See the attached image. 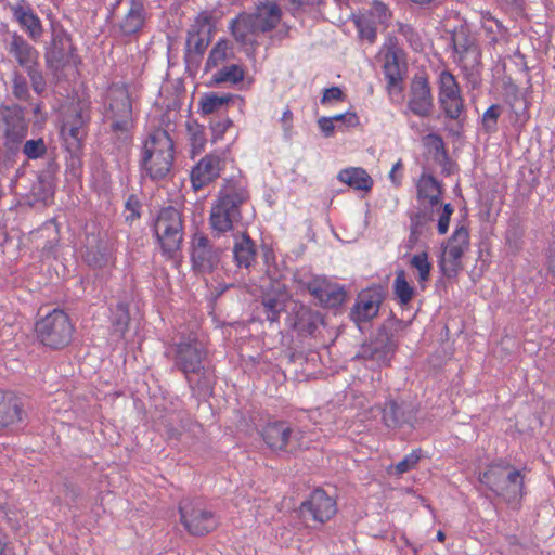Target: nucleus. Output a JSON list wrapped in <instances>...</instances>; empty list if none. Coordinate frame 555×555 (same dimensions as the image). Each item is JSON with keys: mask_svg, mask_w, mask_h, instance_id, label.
<instances>
[{"mask_svg": "<svg viewBox=\"0 0 555 555\" xmlns=\"http://www.w3.org/2000/svg\"><path fill=\"white\" fill-rule=\"evenodd\" d=\"M380 54L384 57V74L387 79L389 94L401 93V82L405 72L404 53L392 39L384 46Z\"/></svg>", "mask_w": 555, "mask_h": 555, "instance_id": "2eb2a0df", "label": "nucleus"}, {"mask_svg": "<svg viewBox=\"0 0 555 555\" xmlns=\"http://www.w3.org/2000/svg\"><path fill=\"white\" fill-rule=\"evenodd\" d=\"M421 460V450H413L411 453L405 455L400 462L396 465V472L398 475H402L411 469H413L418 461Z\"/></svg>", "mask_w": 555, "mask_h": 555, "instance_id": "c03bdc74", "label": "nucleus"}, {"mask_svg": "<svg viewBox=\"0 0 555 555\" xmlns=\"http://www.w3.org/2000/svg\"><path fill=\"white\" fill-rule=\"evenodd\" d=\"M420 404L412 400L387 399L382 409V422L390 429L409 427L414 429L417 423Z\"/></svg>", "mask_w": 555, "mask_h": 555, "instance_id": "ddd939ff", "label": "nucleus"}, {"mask_svg": "<svg viewBox=\"0 0 555 555\" xmlns=\"http://www.w3.org/2000/svg\"><path fill=\"white\" fill-rule=\"evenodd\" d=\"M478 480L508 504L519 502L524 495L525 475L503 460L489 464Z\"/></svg>", "mask_w": 555, "mask_h": 555, "instance_id": "f03ea898", "label": "nucleus"}, {"mask_svg": "<svg viewBox=\"0 0 555 555\" xmlns=\"http://www.w3.org/2000/svg\"><path fill=\"white\" fill-rule=\"evenodd\" d=\"M374 23L384 24L387 22L389 13L387 7L382 2H374L370 11Z\"/></svg>", "mask_w": 555, "mask_h": 555, "instance_id": "09e8293b", "label": "nucleus"}, {"mask_svg": "<svg viewBox=\"0 0 555 555\" xmlns=\"http://www.w3.org/2000/svg\"><path fill=\"white\" fill-rule=\"evenodd\" d=\"M230 52L231 48L228 41H218L209 53V56L206 61V68L210 69L212 67L220 65L228 59Z\"/></svg>", "mask_w": 555, "mask_h": 555, "instance_id": "a19ab883", "label": "nucleus"}, {"mask_svg": "<svg viewBox=\"0 0 555 555\" xmlns=\"http://www.w3.org/2000/svg\"><path fill=\"white\" fill-rule=\"evenodd\" d=\"M205 27L210 28L209 17L207 15H199L192 26V30L189 31L186 46L190 51L203 53L206 49L207 42L199 35L201 30Z\"/></svg>", "mask_w": 555, "mask_h": 555, "instance_id": "e433bc0d", "label": "nucleus"}, {"mask_svg": "<svg viewBox=\"0 0 555 555\" xmlns=\"http://www.w3.org/2000/svg\"><path fill=\"white\" fill-rule=\"evenodd\" d=\"M14 92L18 98L25 96L27 92L26 83L23 81H18L17 78L14 80Z\"/></svg>", "mask_w": 555, "mask_h": 555, "instance_id": "bf43d9fd", "label": "nucleus"}, {"mask_svg": "<svg viewBox=\"0 0 555 555\" xmlns=\"http://www.w3.org/2000/svg\"><path fill=\"white\" fill-rule=\"evenodd\" d=\"M437 540L443 542L446 540V533L442 530L437 532Z\"/></svg>", "mask_w": 555, "mask_h": 555, "instance_id": "774afa93", "label": "nucleus"}, {"mask_svg": "<svg viewBox=\"0 0 555 555\" xmlns=\"http://www.w3.org/2000/svg\"><path fill=\"white\" fill-rule=\"evenodd\" d=\"M469 247V234L465 227H459L442 250L440 267L447 278L457 274L461 258Z\"/></svg>", "mask_w": 555, "mask_h": 555, "instance_id": "f3484780", "label": "nucleus"}, {"mask_svg": "<svg viewBox=\"0 0 555 555\" xmlns=\"http://www.w3.org/2000/svg\"><path fill=\"white\" fill-rule=\"evenodd\" d=\"M180 522L189 534L194 537L206 535L219 526L216 514L203 507L201 501L183 498L179 502Z\"/></svg>", "mask_w": 555, "mask_h": 555, "instance_id": "423d86ee", "label": "nucleus"}, {"mask_svg": "<svg viewBox=\"0 0 555 555\" xmlns=\"http://www.w3.org/2000/svg\"><path fill=\"white\" fill-rule=\"evenodd\" d=\"M411 267L415 268L420 274V278H427L430 271V263L428 256L425 251L415 254L410 259Z\"/></svg>", "mask_w": 555, "mask_h": 555, "instance_id": "a18cd8bd", "label": "nucleus"}, {"mask_svg": "<svg viewBox=\"0 0 555 555\" xmlns=\"http://www.w3.org/2000/svg\"><path fill=\"white\" fill-rule=\"evenodd\" d=\"M500 116V107L496 105L490 106L482 116V122L488 131L494 129L498 118Z\"/></svg>", "mask_w": 555, "mask_h": 555, "instance_id": "8fccbe9b", "label": "nucleus"}, {"mask_svg": "<svg viewBox=\"0 0 555 555\" xmlns=\"http://www.w3.org/2000/svg\"><path fill=\"white\" fill-rule=\"evenodd\" d=\"M439 103L447 117L457 119L464 109L455 77L447 70L439 76Z\"/></svg>", "mask_w": 555, "mask_h": 555, "instance_id": "aec40b11", "label": "nucleus"}, {"mask_svg": "<svg viewBox=\"0 0 555 555\" xmlns=\"http://www.w3.org/2000/svg\"><path fill=\"white\" fill-rule=\"evenodd\" d=\"M417 199L424 207H435L440 204L442 186L439 181L429 173H422L416 183Z\"/></svg>", "mask_w": 555, "mask_h": 555, "instance_id": "c85d7f7f", "label": "nucleus"}, {"mask_svg": "<svg viewBox=\"0 0 555 555\" xmlns=\"http://www.w3.org/2000/svg\"><path fill=\"white\" fill-rule=\"evenodd\" d=\"M548 273L555 275V248L550 250L546 261Z\"/></svg>", "mask_w": 555, "mask_h": 555, "instance_id": "680f3d73", "label": "nucleus"}, {"mask_svg": "<svg viewBox=\"0 0 555 555\" xmlns=\"http://www.w3.org/2000/svg\"><path fill=\"white\" fill-rule=\"evenodd\" d=\"M25 411L18 397L0 391V428L23 423Z\"/></svg>", "mask_w": 555, "mask_h": 555, "instance_id": "bb28decb", "label": "nucleus"}, {"mask_svg": "<svg viewBox=\"0 0 555 555\" xmlns=\"http://www.w3.org/2000/svg\"><path fill=\"white\" fill-rule=\"evenodd\" d=\"M35 332L43 346L56 350L72 341L74 325L66 312L54 309L36 322Z\"/></svg>", "mask_w": 555, "mask_h": 555, "instance_id": "39448f33", "label": "nucleus"}, {"mask_svg": "<svg viewBox=\"0 0 555 555\" xmlns=\"http://www.w3.org/2000/svg\"><path fill=\"white\" fill-rule=\"evenodd\" d=\"M261 33L276 27L281 21V10L276 3L268 2L257 7L254 13H249Z\"/></svg>", "mask_w": 555, "mask_h": 555, "instance_id": "2f4dec72", "label": "nucleus"}, {"mask_svg": "<svg viewBox=\"0 0 555 555\" xmlns=\"http://www.w3.org/2000/svg\"><path fill=\"white\" fill-rule=\"evenodd\" d=\"M299 518L308 522L309 520L325 524L337 513L336 501L330 496L322 488L314 489L309 498L301 502L297 509Z\"/></svg>", "mask_w": 555, "mask_h": 555, "instance_id": "4468645a", "label": "nucleus"}, {"mask_svg": "<svg viewBox=\"0 0 555 555\" xmlns=\"http://www.w3.org/2000/svg\"><path fill=\"white\" fill-rule=\"evenodd\" d=\"M221 158L209 154L203 157L191 171V182L194 190L214 181L221 171Z\"/></svg>", "mask_w": 555, "mask_h": 555, "instance_id": "393cba45", "label": "nucleus"}, {"mask_svg": "<svg viewBox=\"0 0 555 555\" xmlns=\"http://www.w3.org/2000/svg\"><path fill=\"white\" fill-rule=\"evenodd\" d=\"M427 140L431 142L437 150L441 149L443 145L441 138L437 134H429Z\"/></svg>", "mask_w": 555, "mask_h": 555, "instance_id": "0e129e2a", "label": "nucleus"}, {"mask_svg": "<svg viewBox=\"0 0 555 555\" xmlns=\"http://www.w3.org/2000/svg\"><path fill=\"white\" fill-rule=\"evenodd\" d=\"M143 23V5L139 2H132L130 10L120 23V30L125 35H131L137 33Z\"/></svg>", "mask_w": 555, "mask_h": 555, "instance_id": "4c0bfd02", "label": "nucleus"}, {"mask_svg": "<svg viewBox=\"0 0 555 555\" xmlns=\"http://www.w3.org/2000/svg\"><path fill=\"white\" fill-rule=\"evenodd\" d=\"M207 349L196 337L182 338L173 345V365L183 373L188 383H191L192 373H198L206 366Z\"/></svg>", "mask_w": 555, "mask_h": 555, "instance_id": "0eeeda50", "label": "nucleus"}, {"mask_svg": "<svg viewBox=\"0 0 555 555\" xmlns=\"http://www.w3.org/2000/svg\"><path fill=\"white\" fill-rule=\"evenodd\" d=\"M256 250L251 240L246 235L242 234L240 241L234 246V259L238 267L249 268L255 261Z\"/></svg>", "mask_w": 555, "mask_h": 555, "instance_id": "c9c22d12", "label": "nucleus"}, {"mask_svg": "<svg viewBox=\"0 0 555 555\" xmlns=\"http://www.w3.org/2000/svg\"><path fill=\"white\" fill-rule=\"evenodd\" d=\"M453 214V207L451 204H438L435 207H431V212L428 216L426 212H420L412 219V234H421L423 229L426 227L429 220H433L434 217L438 216L437 229L440 234H446L449 230L450 218Z\"/></svg>", "mask_w": 555, "mask_h": 555, "instance_id": "b1692460", "label": "nucleus"}, {"mask_svg": "<svg viewBox=\"0 0 555 555\" xmlns=\"http://www.w3.org/2000/svg\"><path fill=\"white\" fill-rule=\"evenodd\" d=\"M393 294L401 306H406L416 295L415 287L408 280H395Z\"/></svg>", "mask_w": 555, "mask_h": 555, "instance_id": "ea45409f", "label": "nucleus"}, {"mask_svg": "<svg viewBox=\"0 0 555 555\" xmlns=\"http://www.w3.org/2000/svg\"><path fill=\"white\" fill-rule=\"evenodd\" d=\"M520 284H513L515 292H518L522 287H525V292L527 291V288L533 289V292H535V286L532 283L533 280H520Z\"/></svg>", "mask_w": 555, "mask_h": 555, "instance_id": "e2e57ef3", "label": "nucleus"}, {"mask_svg": "<svg viewBox=\"0 0 555 555\" xmlns=\"http://www.w3.org/2000/svg\"><path fill=\"white\" fill-rule=\"evenodd\" d=\"M216 82L237 83L244 79V70L238 65L224 66L214 76Z\"/></svg>", "mask_w": 555, "mask_h": 555, "instance_id": "79ce46f5", "label": "nucleus"}, {"mask_svg": "<svg viewBox=\"0 0 555 555\" xmlns=\"http://www.w3.org/2000/svg\"><path fill=\"white\" fill-rule=\"evenodd\" d=\"M8 51L18 65L28 72L33 69L38 59L37 51L16 34L12 35L8 43Z\"/></svg>", "mask_w": 555, "mask_h": 555, "instance_id": "c756f323", "label": "nucleus"}, {"mask_svg": "<svg viewBox=\"0 0 555 555\" xmlns=\"http://www.w3.org/2000/svg\"><path fill=\"white\" fill-rule=\"evenodd\" d=\"M455 61L466 70H473L481 63V51L475 34L465 27L457 28L452 36Z\"/></svg>", "mask_w": 555, "mask_h": 555, "instance_id": "dca6fc26", "label": "nucleus"}, {"mask_svg": "<svg viewBox=\"0 0 555 555\" xmlns=\"http://www.w3.org/2000/svg\"><path fill=\"white\" fill-rule=\"evenodd\" d=\"M334 122L335 121L333 120L332 117H321L318 120V125H319L320 129L323 131V133L325 134V137H330L333 134L334 129H335Z\"/></svg>", "mask_w": 555, "mask_h": 555, "instance_id": "603ef678", "label": "nucleus"}, {"mask_svg": "<svg viewBox=\"0 0 555 555\" xmlns=\"http://www.w3.org/2000/svg\"><path fill=\"white\" fill-rule=\"evenodd\" d=\"M345 98L344 92L338 87H331L324 90L321 103L328 104L335 101H343Z\"/></svg>", "mask_w": 555, "mask_h": 555, "instance_id": "3c124183", "label": "nucleus"}, {"mask_svg": "<svg viewBox=\"0 0 555 555\" xmlns=\"http://www.w3.org/2000/svg\"><path fill=\"white\" fill-rule=\"evenodd\" d=\"M117 297L118 301L116 306L109 308V321L113 334L117 337H124L131 320L129 304L134 298V285L130 284L129 287L119 293Z\"/></svg>", "mask_w": 555, "mask_h": 555, "instance_id": "412c9836", "label": "nucleus"}, {"mask_svg": "<svg viewBox=\"0 0 555 555\" xmlns=\"http://www.w3.org/2000/svg\"><path fill=\"white\" fill-rule=\"evenodd\" d=\"M165 428L166 435L169 439L178 440L180 438L181 431L178 428L173 427L171 424H167Z\"/></svg>", "mask_w": 555, "mask_h": 555, "instance_id": "052dcab7", "label": "nucleus"}, {"mask_svg": "<svg viewBox=\"0 0 555 555\" xmlns=\"http://www.w3.org/2000/svg\"><path fill=\"white\" fill-rule=\"evenodd\" d=\"M334 121H343L347 126H356L358 124V117L354 113L338 114L332 117Z\"/></svg>", "mask_w": 555, "mask_h": 555, "instance_id": "864d4df0", "label": "nucleus"}, {"mask_svg": "<svg viewBox=\"0 0 555 555\" xmlns=\"http://www.w3.org/2000/svg\"><path fill=\"white\" fill-rule=\"evenodd\" d=\"M192 262L199 274H210L218 263V253L209 244L207 236L195 233L192 238Z\"/></svg>", "mask_w": 555, "mask_h": 555, "instance_id": "4be33fe9", "label": "nucleus"}, {"mask_svg": "<svg viewBox=\"0 0 555 555\" xmlns=\"http://www.w3.org/2000/svg\"><path fill=\"white\" fill-rule=\"evenodd\" d=\"M404 322L390 314L377 328L376 334L361 344L356 356L358 359L371 360L379 365H389L393 358L398 343L395 335L402 330Z\"/></svg>", "mask_w": 555, "mask_h": 555, "instance_id": "20e7f679", "label": "nucleus"}, {"mask_svg": "<svg viewBox=\"0 0 555 555\" xmlns=\"http://www.w3.org/2000/svg\"><path fill=\"white\" fill-rule=\"evenodd\" d=\"M321 0H293V2H296L300 5H305V4H309V5H313V4H318Z\"/></svg>", "mask_w": 555, "mask_h": 555, "instance_id": "338daca9", "label": "nucleus"}, {"mask_svg": "<svg viewBox=\"0 0 555 555\" xmlns=\"http://www.w3.org/2000/svg\"><path fill=\"white\" fill-rule=\"evenodd\" d=\"M293 428L284 421L267 423L260 435L264 443L273 451H284L288 444Z\"/></svg>", "mask_w": 555, "mask_h": 555, "instance_id": "a878e982", "label": "nucleus"}, {"mask_svg": "<svg viewBox=\"0 0 555 555\" xmlns=\"http://www.w3.org/2000/svg\"><path fill=\"white\" fill-rule=\"evenodd\" d=\"M192 391L204 399L214 393L215 377L209 366H204L198 373H192L191 383H188Z\"/></svg>", "mask_w": 555, "mask_h": 555, "instance_id": "72a5a7b5", "label": "nucleus"}, {"mask_svg": "<svg viewBox=\"0 0 555 555\" xmlns=\"http://www.w3.org/2000/svg\"><path fill=\"white\" fill-rule=\"evenodd\" d=\"M23 152L29 158H38L42 156L46 152V145L42 139L38 140H28L25 142Z\"/></svg>", "mask_w": 555, "mask_h": 555, "instance_id": "49530a36", "label": "nucleus"}, {"mask_svg": "<svg viewBox=\"0 0 555 555\" xmlns=\"http://www.w3.org/2000/svg\"><path fill=\"white\" fill-rule=\"evenodd\" d=\"M155 233L165 254L173 256L182 243V220L180 212L173 207L160 210L155 221Z\"/></svg>", "mask_w": 555, "mask_h": 555, "instance_id": "9d476101", "label": "nucleus"}, {"mask_svg": "<svg viewBox=\"0 0 555 555\" xmlns=\"http://www.w3.org/2000/svg\"><path fill=\"white\" fill-rule=\"evenodd\" d=\"M307 291L313 297L314 305L327 309L341 307L347 298L345 286L331 283L330 280H310Z\"/></svg>", "mask_w": 555, "mask_h": 555, "instance_id": "6ab92c4d", "label": "nucleus"}, {"mask_svg": "<svg viewBox=\"0 0 555 555\" xmlns=\"http://www.w3.org/2000/svg\"><path fill=\"white\" fill-rule=\"evenodd\" d=\"M337 180L349 188L369 193L374 184L372 177L362 167H348L337 173Z\"/></svg>", "mask_w": 555, "mask_h": 555, "instance_id": "7c9ffc66", "label": "nucleus"}, {"mask_svg": "<svg viewBox=\"0 0 555 555\" xmlns=\"http://www.w3.org/2000/svg\"><path fill=\"white\" fill-rule=\"evenodd\" d=\"M402 169V162L398 160L391 168L389 172V179L390 181L396 185L399 186L401 184V176L398 173Z\"/></svg>", "mask_w": 555, "mask_h": 555, "instance_id": "6e6d98bb", "label": "nucleus"}, {"mask_svg": "<svg viewBox=\"0 0 555 555\" xmlns=\"http://www.w3.org/2000/svg\"><path fill=\"white\" fill-rule=\"evenodd\" d=\"M434 107L428 78L424 74L415 75L409 88L408 108L415 116L425 118L433 114Z\"/></svg>", "mask_w": 555, "mask_h": 555, "instance_id": "a211bd4d", "label": "nucleus"}, {"mask_svg": "<svg viewBox=\"0 0 555 555\" xmlns=\"http://www.w3.org/2000/svg\"><path fill=\"white\" fill-rule=\"evenodd\" d=\"M233 101L232 94L204 93L198 100L199 112L203 115L218 113Z\"/></svg>", "mask_w": 555, "mask_h": 555, "instance_id": "f704fd0d", "label": "nucleus"}, {"mask_svg": "<svg viewBox=\"0 0 555 555\" xmlns=\"http://www.w3.org/2000/svg\"><path fill=\"white\" fill-rule=\"evenodd\" d=\"M206 286L210 291V300L216 301L227 289L233 287L234 284H224L219 282L218 280H205Z\"/></svg>", "mask_w": 555, "mask_h": 555, "instance_id": "de8ad7c7", "label": "nucleus"}, {"mask_svg": "<svg viewBox=\"0 0 555 555\" xmlns=\"http://www.w3.org/2000/svg\"><path fill=\"white\" fill-rule=\"evenodd\" d=\"M233 127V121L225 117L210 122L211 141L217 142L224 139V134Z\"/></svg>", "mask_w": 555, "mask_h": 555, "instance_id": "37998d69", "label": "nucleus"}, {"mask_svg": "<svg viewBox=\"0 0 555 555\" xmlns=\"http://www.w3.org/2000/svg\"><path fill=\"white\" fill-rule=\"evenodd\" d=\"M387 297V286L378 283L360 291L350 309L349 318L363 332L362 324L374 320Z\"/></svg>", "mask_w": 555, "mask_h": 555, "instance_id": "6e6552de", "label": "nucleus"}, {"mask_svg": "<svg viewBox=\"0 0 555 555\" xmlns=\"http://www.w3.org/2000/svg\"><path fill=\"white\" fill-rule=\"evenodd\" d=\"M186 130L191 144V154L194 157L205 150L207 143L205 127L196 121H192L188 124Z\"/></svg>", "mask_w": 555, "mask_h": 555, "instance_id": "58836bf2", "label": "nucleus"}, {"mask_svg": "<svg viewBox=\"0 0 555 555\" xmlns=\"http://www.w3.org/2000/svg\"><path fill=\"white\" fill-rule=\"evenodd\" d=\"M105 117L115 132H128L132 126V104L129 92L124 86H113L107 93Z\"/></svg>", "mask_w": 555, "mask_h": 555, "instance_id": "9b49d317", "label": "nucleus"}, {"mask_svg": "<svg viewBox=\"0 0 555 555\" xmlns=\"http://www.w3.org/2000/svg\"><path fill=\"white\" fill-rule=\"evenodd\" d=\"M281 122L285 134L289 137L293 128V113L289 109L284 111Z\"/></svg>", "mask_w": 555, "mask_h": 555, "instance_id": "5fc2aeb1", "label": "nucleus"}, {"mask_svg": "<svg viewBox=\"0 0 555 555\" xmlns=\"http://www.w3.org/2000/svg\"><path fill=\"white\" fill-rule=\"evenodd\" d=\"M173 159V142L168 132L153 130L142 147V167L146 175L153 180L166 178L171 171Z\"/></svg>", "mask_w": 555, "mask_h": 555, "instance_id": "7ed1b4c3", "label": "nucleus"}, {"mask_svg": "<svg viewBox=\"0 0 555 555\" xmlns=\"http://www.w3.org/2000/svg\"><path fill=\"white\" fill-rule=\"evenodd\" d=\"M292 309L294 321L292 327L302 336L314 335L321 324H324V317L320 311L312 310L302 304L293 302Z\"/></svg>", "mask_w": 555, "mask_h": 555, "instance_id": "5701e85b", "label": "nucleus"}, {"mask_svg": "<svg viewBox=\"0 0 555 555\" xmlns=\"http://www.w3.org/2000/svg\"><path fill=\"white\" fill-rule=\"evenodd\" d=\"M88 118V105L85 102H72L65 107L61 135L69 152L76 153L80 150L82 139L86 135L85 127Z\"/></svg>", "mask_w": 555, "mask_h": 555, "instance_id": "1a4fd4ad", "label": "nucleus"}, {"mask_svg": "<svg viewBox=\"0 0 555 555\" xmlns=\"http://www.w3.org/2000/svg\"><path fill=\"white\" fill-rule=\"evenodd\" d=\"M126 210L128 211V214L125 216L127 221L132 222L133 220L139 218V212L137 210V207L132 206L131 202H128L126 204Z\"/></svg>", "mask_w": 555, "mask_h": 555, "instance_id": "13d9d810", "label": "nucleus"}, {"mask_svg": "<svg viewBox=\"0 0 555 555\" xmlns=\"http://www.w3.org/2000/svg\"><path fill=\"white\" fill-rule=\"evenodd\" d=\"M361 36L366 37L370 41H373L375 39V30L373 28L367 29H360Z\"/></svg>", "mask_w": 555, "mask_h": 555, "instance_id": "69168bd1", "label": "nucleus"}, {"mask_svg": "<svg viewBox=\"0 0 555 555\" xmlns=\"http://www.w3.org/2000/svg\"><path fill=\"white\" fill-rule=\"evenodd\" d=\"M248 198L245 183L241 179L227 180L218 199L210 210V225L214 231L224 233L241 219V205Z\"/></svg>", "mask_w": 555, "mask_h": 555, "instance_id": "f257e3e1", "label": "nucleus"}, {"mask_svg": "<svg viewBox=\"0 0 555 555\" xmlns=\"http://www.w3.org/2000/svg\"><path fill=\"white\" fill-rule=\"evenodd\" d=\"M229 28L241 44H254L261 33L249 13H242L232 20Z\"/></svg>", "mask_w": 555, "mask_h": 555, "instance_id": "cd10ccee", "label": "nucleus"}, {"mask_svg": "<svg viewBox=\"0 0 555 555\" xmlns=\"http://www.w3.org/2000/svg\"><path fill=\"white\" fill-rule=\"evenodd\" d=\"M64 487L65 495L74 502L78 500L82 494L81 489L73 483H65Z\"/></svg>", "mask_w": 555, "mask_h": 555, "instance_id": "4d7b16f0", "label": "nucleus"}, {"mask_svg": "<svg viewBox=\"0 0 555 555\" xmlns=\"http://www.w3.org/2000/svg\"><path fill=\"white\" fill-rule=\"evenodd\" d=\"M13 15L20 25L29 34L33 39L41 36L42 28L40 20L34 14L27 4H16L12 7Z\"/></svg>", "mask_w": 555, "mask_h": 555, "instance_id": "473e14b6", "label": "nucleus"}, {"mask_svg": "<svg viewBox=\"0 0 555 555\" xmlns=\"http://www.w3.org/2000/svg\"><path fill=\"white\" fill-rule=\"evenodd\" d=\"M259 298L264 308L267 320L278 322L280 315L291 302L292 294L282 280H260Z\"/></svg>", "mask_w": 555, "mask_h": 555, "instance_id": "f8f14e48", "label": "nucleus"}]
</instances>
